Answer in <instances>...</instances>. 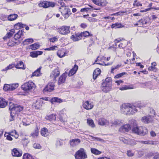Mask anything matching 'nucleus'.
I'll return each mask as SVG.
<instances>
[{"instance_id":"423d86ee","label":"nucleus","mask_w":159,"mask_h":159,"mask_svg":"<svg viewBox=\"0 0 159 159\" xmlns=\"http://www.w3.org/2000/svg\"><path fill=\"white\" fill-rule=\"evenodd\" d=\"M39 6L41 7L47 8L50 7H53L55 6V3L52 2H48L46 1L40 2L38 4Z\"/></svg>"},{"instance_id":"0e129e2a","label":"nucleus","mask_w":159,"mask_h":159,"mask_svg":"<svg viewBox=\"0 0 159 159\" xmlns=\"http://www.w3.org/2000/svg\"><path fill=\"white\" fill-rule=\"evenodd\" d=\"M62 0H60V1L58 2V3L59 5L61 6L60 7L66 6L65 5V4L62 1Z\"/></svg>"},{"instance_id":"4c0bfd02","label":"nucleus","mask_w":159,"mask_h":159,"mask_svg":"<svg viewBox=\"0 0 159 159\" xmlns=\"http://www.w3.org/2000/svg\"><path fill=\"white\" fill-rule=\"evenodd\" d=\"M5 137H6V139L9 141H11L12 140V138L11 136H13L14 134H11V133H6V132L4 135Z\"/></svg>"},{"instance_id":"cd10ccee","label":"nucleus","mask_w":159,"mask_h":159,"mask_svg":"<svg viewBox=\"0 0 159 159\" xmlns=\"http://www.w3.org/2000/svg\"><path fill=\"white\" fill-rule=\"evenodd\" d=\"M45 118L46 120L50 121L55 120L56 118V115L54 114L48 115L46 116Z\"/></svg>"},{"instance_id":"473e14b6","label":"nucleus","mask_w":159,"mask_h":159,"mask_svg":"<svg viewBox=\"0 0 159 159\" xmlns=\"http://www.w3.org/2000/svg\"><path fill=\"white\" fill-rule=\"evenodd\" d=\"M139 26L140 27H142L143 25L146 24L147 23V21L144 18H142L139 20L138 21Z\"/></svg>"},{"instance_id":"2f4dec72","label":"nucleus","mask_w":159,"mask_h":159,"mask_svg":"<svg viewBox=\"0 0 159 159\" xmlns=\"http://www.w3.org/2000/svg\"><path fill=\"white\" fill-rule=\"evenodd\" d=\"M41 133L42 136L46 137L48 135V129L46 128H43L42 129Z\"/></svg>"},{"instance_id":"20e7f679","label":"nucleus","mask_w":159,"mask_h":159,"mask_svg":"<svg viewBox=\"0 0 159 159\" xmlns=\"http://www.w3.org/2000/svg\"><path fill=\"white\" fill-rule=\"evenodd\" d=\"M76 159H84L87 158L84 149L81 148L80 150L77 152L75 154Z\"/></svg>"},{"instance_id":"412c9836","label":"nucleus","mask_w":159,"mask_h":159,"mask_svg":"<svg viewBox=\"0 0 159 159\" xmlns=\"http://www.w3.org/2000/svg\"><path fill=\"white\" fill-rule=\"evenodd\" d=\"M123 122V121L122 120L116 119L113 120L111 122V126H115L120 125L121 124H122Z\"/></svg>"},{"instance_id":"2eb2a0df","label":"nucleus","mask_w":159,"mask_h":159,"mask_svg":"<svg viewBox=\"0 0 159 159\" xmlns=\"http://www.w3.org/2000/svg\"><path fill=\"white\" fill-rule=\"evenodd\" d=\"M152 112L153 113V115H151L149 116H145L142 117V121L145 123H148L150 121L151 116H154L155 115V112L154 110H152Z\"/></svg>"},{"instance_id":"bb28decb","label":"nucleus","mask_w":159,"mask_h":159,"mask_svg":"<svg viewBox=\"0 0 159 159\" xmlns=\"http://www.w3.org/2000/svg\"><path fill=\"white\" fill-rule=\"evenodd\" d=\"M108 121L106 119L102 118L99 119L98 124L101 125H105L108 124Z\"/></svg>"},{"instance_id":"dca6fc26","label":"nucleus","mask_w":159,"mask_h":159,"mask_svg":"<svg viewBox=\"0 0 159 159\" xmlns=\"http://www.w3.org/2000/svg\"><path fill=\"white\" fill-rule=\"evenodd\" d=\"M130 129V127L129 125H125L121 126L119 129L120 132H125L128 131Z\"/></svg>"},{"instance_id":"de8ad7c7","label":"nucleus","mask_w":159,"mask_h":159,"mask_svg":"<svg viewBox=\"0 0 159 159\" xmlns=\"http://www.w3.org/2000/svg\"><path fill=\"white\" fill-rule=\"evenodd\" d=\"M18 43L17 42H15L13 40H9L7 43V45L9 46H13L15 45H17Z\"/></svg>"},{"instance_id":"7c9ffc66","label":"nucleus","mask_w":159,"mask_h":159,"mask_svg":"<svg viewBox=\"0 0 159 159\" xmlns=\"http://www.w3.org/2000/svg\"><path fill=\"white\" fill-rule=\"evenodd\" d=\"M15 67L17 69H21L23 70L25 69V68L24 67L23 63L22 61H19L16 65Z\"/></svg>"},{"instance_id":"680f3d73","label":"nucleus","mask_w":159,"mask_h":159,"mask_svg":"<svg viewBox=\"0 0 159 159\" xmlns=\"http://www.w3.org/2000/svg\"><path fill=\"white\" fill-rule=\"evenodd\" d=\"M103 83L111 84V77H107Z\"/></svg>"},{"instance_id":"393cba45","label":"nucleus","mask_w":159,"mask_h":159,"mask_svg":"<svg viewBox=\"0 0 159 159\" xmlns=\"http://www.w3.org/2000/svg\"><path fill=\"white\" fill-rule=\"evenodd\" d=\"M105 59H106V57H102L101 58H100L99 57H98L97 58L96 60L95 61V62H97V63H96V64H100V65H103V64H105V66H107V65L108 66V65H111V64H110L109 63H107V64H105L104 63H101L99 62L100 61H101L103 59L105 60Z\"/></svg>"},{"instance_id":"aec40b11","label":"nucleus","mask_w":159,"mask_h":159,"mask_svg":"<svg viewBox=\"0 0 159 159\" xmlns=\"http://www.w3.org/2000/svg\"><path fill=\"white\" fill-rule=\"evenodd\" d=\"M78 69V66L75 65L74 67L69 71L68 75L69 76H71L75 74Z\"/></svg>"},{"instance_id":"09e8293b","label":"nucleus","mask_w":159,"mask_h":159,"mask_svg":"<svg viewBox=\"0 0 159 159\" xmlns=\"http://www.w3.org/2000/svg\"><path fill=\"white\" fill-rule=\"evenodd\" d=\"M87 123L92 128L95 127V126L94 124L93 120L92 119H88Z\"/></svg>"},{"instance_id":"6e6552de","label":"nucleus","mask_w":159,"mask_h":159,"mask_svg":"<svg viewBox=\"0 0 159 159\" xmlns=\"http://www.w3.org/2000/svg\"><path fill=\"white\" fill-rule=\"evenodd\" d=\"M9 110L11 111L10 116L11 118L10 119V121H12L14 120V116L15 115V112L14 108L16 107V104H14L11 102L9 103Z\"/></svg>"},{"instance_id":"49530a36","label":"nucleus","mask_w":159,"mask_h":159,"mask_svg":"<svg viewBox=\"0 0 159 159\" xmlns=\"http://www.w3.org/2000/svg\"><path fill=\"white\" fill-rule=\"evenodd\" d=\"M91 152L93 154L95 155H98L101 153V152L99 151L96 149L92 148L91 149Z\"/></svg>"},{"instance_id":"1a4fd4ad","label":"nucleus","mask_w":159,"mask_h":159,"mask_svg":"<svg viewBox=\"0 0 159 159\" xmlns=\"http://www.w3.org/2000/svg\"><path fill=\"white\" fill-rule=\"evenodd\" d=\"M101 89L103 92H108L111 89V84L103 83L101 87Z\"/></svg>"},{"instance_id":"4d7b16f0","label":"nucleus","mask_w":159,"mask_h":159,"mask_svg":"<svg viewBox=\"0 0 159 159\" xmlns=\"http://www.w3.org/2000/svg\"><path fill=\"white\" fill-rule=\"evenodd\" d=\"M119 139L122 142L125 144H127L128 141V139H125V138L122 137H120Z\"/></svg>"},{"instance_id":"338daca9","label":"nucleus","mask_w":159,"mask_h":159,"mask_svg":"<svg viewBox=\"0 0 159 159\" xmlns=\"http://www.w3.org/2000/svg\"><path fill=\"white\" fill-rule=\"evenodd\" d=\"M58 40V38L57 37H54L52 38L49 39V41L52 42L54 43L55 42L57 41Z\"/></svg>"},{"instance_id":"72a5a7b5","label":"nucleus","mask_w":159,"mask_h":159,"mask_svg":"<svg viewBox=\"0 0 159 159\" xmlns=\"http://www.w3.org/2000/svg\"><path fill=\"white\" fill-rule=\"evenodd\" d=\"M157 63L155 62H153L151 64V66L149 67L148 70H150L156 72L157 71L156 67L155 66H156Z\"/></svg>"},{"instance_id":"8fccbe9b","label":"nucleus","mask_w":159,"mask_h":159,"mask_svg":"<svg viewBox=\"0 0 159 159\" xmlns=\"http://www.w3.org/2000/svg\"><path fill=\"white\" fill-rule=\"evenodd\" d=\"M15 66V65L14 64H10L9 66H7L6 67L5 69H3L2 70L3 71H5L11 69L12 68H13Z\"/></svg>"},{"instance_id":"a878e982","label":"nucleus","mask_w":159,"mask_h":159,"mask_svg":"<svg viewBox=\"0 0 159 159\" xmlns=\"http://www.w3.org/2000/svg\"><path fill=\"white\" fill-rule=\"evenodd\" d=\"M7 105V102L4 99L0 98V107L3 108Z\"/></svg>"},{"instance_id":"7ed1b4c3","label":"nucleus","mask_w":159,"mask_h":159,"mask_svg":"<svg viewBox=\"0 0 159 159\" xmlns=\"http://www.w3.org/2000/svg\"><path fill=\"white\" fill-rule=\"evenodd\" d=\"M60 11L65 19L68 18L70 15V11L67 6L59 7Z\"/></svg>"},{"instance_id":"0eeeda50","label":"nucleus","mask_w":159,"mask_h":159,"mask_svg":"<svg viewBox=\"0 0 159 159\" xmlns=\"http://www.w3.org/2000/svg\"><path fill=\"white\" fill-rule=\"evenodd\" d=\"M70 27L69 26H63L59 28L57 30L58 32L61 34L66 35L70 32Z\"/></svg>"},{"instance_id":"c03bdc74","label":"nucleus","mask_w":159,"mask_h":159,"mask_svg":"<svg viewBox=\"0 0 159 159\" xmlns=\"http://www.w3.org/2000/svg\"><path fill=\"white\" fill-rule=\"evenodd\" d=\"M23 159H34L32 156L29 153H25L23 155Z\"/></svg>"},{"instance_id":"6ab92c4d","label":"nucleus","mask_w":159,"mask_h":159,"mask_svg":"<svg viewBox=\"0 0 159 159\" xmlns=\"http://www.w3.org/2000/svg\"><path fill=\"white\" fill-rule=\"evenodd\" d=\"M39 134V129L38 127L36 126L34 130L30 135V137H32L33 138H36L37 137Z\"/></svg>"},{"instance_id":"c85d7f7f","label":"nucleus","mask_w":159,"mask_h":159,"mask_svg":"<svg viewBox=\"0 0 159 159\" xmlns=\"http://www.w3.org/2000/svg\"><path fill=\"white\" fill-rule=\"evenodd\" d=\"M23 109V107L21 106L20 105L16 104V107L14 108L15 112V115L18 112H20Z\"/></svg>"},{"instance_id":"58836bf2","label":"nucleus","mask_w":159,"mask_h":159,"mask_svg":"<svg viewBox=\"0 0 159 159\" xmlns=\"http://www.w3.org/2000/svg\"><path fill=\"white\" fill-rule=\"evenodd\" d=\"M25 26V25L21 23H18L16 24L14 26V28L18 30L20 29L23 28Z\"/></svg>"},{"instance_id":"f3484780","label":"nucleus","mask_w":159,"mask_h":159,"mask_svg":"<svg viewBox=\"0 0 159 159\" xmlns=\"http://www.w3.org/2000/svg\"><path fill=\"white\" fill-rule=\"evenodd\" d=\"M22 154L21 151H19L16 148L13 149L12 151V154L13 156L20 157L22 156Z\"/></svg>"},{"instance_id":"69168bd1","label":"nucleus","mask_w":159,"mask_h":159,"mask_svg":"<svg viewBox=\"0 0 159 159\" xmlns=\"http://www.w3.org/2000/svg\"><path fill=\"white\" fill-rule=\"evenodd\" d=\"M62 144V142L61 140L57 139L56 142V145L57 146L61 145Z\"/></svg>"},{"instance_id":"a211bd4d","label":"nucleus","mask_w":159,"mask_h":159,"mask_svg":"<svg viewBox=\"0 0 159 159\" xmlns=\"http://www.w3.org/2000/svg\"><path fill=\"white\" fill-rule=\"evenodd\" d=\"M80 142V140L78 139H72L70 141V145L72 147H75L78 145Z\"/></svg>"},{"instance_id":"052dcab7","label":"nucleus","mask_w":159,"mask_h":159,"mask_svg":"<svg viewBox=\"0 0 159 159\" xmlns=\"http://www.w3.org/2000/svg\"><path fill=\"white\" fill-rule=\"evenodd\" d=\"M57 48V46H54L50 48H47L45 50L47 51L54 50H56V49Z\"/></svg>"},{"instance_id":"9b49d317","label":"nucleus","mask_w":159,"mask_h":159,"mask_svg":"<svg viewBox=\"0 0 159 159\" xmlns=\"http://www.w3.org/2000/svg\"><path fill=\"white\" fill-rule=\"evenodd\" d=\"M83 107L87 110L92 109L93 107V102L86 101L83 102Z\"/></svg>"},{"instance_id":"a19ab883","label":"nucleus","mask_w":159,"mask_h":159,"mask_svg":"<svg viewBox=\"0 0 159 159\" xmlns=\"http://www.w3.org/2000/svg\"><path fill=\"white\" fill-rule=\"evenodd\" d=\"M33 41V39L32 38H29L25 39L23 43L24 45H27L32 43Z\"/></svg>"},{"instance_id":"9d476101","label":"nucleus","mask_w":159,"mask_h":159,"mask_svg":"<svg viewBox=\"0 0 159 159\" xmlns=\"http://www.w3.org/2000/svg\"><path fill=\"white\" fill-rule=\"evenodd\" d=\"M54 84L52 82H49L44 88L43 90V92H51L54 90Z\"/></svg>"},{"instance_id":"f257e3e1","label":"nucleus","mask_w":159,"mask_h":159,"mask_svg":"<svg viewBox=\"0 0 159 159\" xmlns=\"http://www.w3.org/2000/svg\"><path fill=\"white\" fill-rule=\"evenodd\" d=\"M121 112L125 115H133L138 111L136 106L129 103H124L120 106Z\"/></svg>"},{"instance_id":"e2e57ef3","label":"nucleus","mask_w":159,"mask_h":159,"mask_svg":"<svg viewBox=\"0 0 159 159\" xmlns=\"http://www.w3.org/2000/svg\"><path fill=\"white\" fill-rule=\"evenodd\" d=\"M131 88L127 85H125L124 86L120 87L119 88L120 90H125L128 89H130Z\"/></svg>"},{"instance_id":"13d9d810","label":"nucleus","mask_w":159,"mask_h":159,"mask_svg":"<svg viewBox=\"0 0 159 159\" xmlns=\"http://www.w3.org/2000/svg\"><path fill=\"white\" fill-rule=\"evenodd\" d=\"M11 90L12 91L15 90L17 88L19 85L18 84H13L11 85H10Z\"/></svg>"},{"instance_id":"b1692460","label":"nucleus","mask_w":159,"mask_h":159,"mask_svg":"<svg viewBox=\"0 0 159 159\" xmlns=\"http://www.w3.org/2000/svg\"><path fill=\"white\" fill-rule=\"evenodd\" d=\"M71 39L74 41H78L81 39V35L80 34H77L75 35H72Z\"/></svg>"},{"instance_id":"f704fd0d","label":"nucleus","mask_w":159,"mask_h":159,"mask_svg":"<svg viewBox=\"0 0 159 159\" xmlns=\"http://www.w3.org/2000/svg\"><path fill=\"white\" fill-rule=\"evenodd\" d=\"M22 31L21 30H19L15 35L14 38L16 40L19 39L22 34Z\"/></svg>"},{"instance_id":"39448f33","label":"nucleus","mask_w":159,"mask_h":159,"mask_svg":"<svg viewBox=\"0 0 159 159\" xmlns=\"http://www.w3.org/2000/svg\"><path fill=\"white\" fill-rule=\"evenodd\" d=\"M34 84L32 81H29L22 85V88L25 91L30 90L35 87Z\"/></svg>"},{"instance_id":"5701e85b","label":"nucleus","mask_w":159,"mask_h":159,"mask_svg":"<svg viewBox=\"0 0 159 159\" xmlns=\"http://www.w3.org/2000/svg\"><path fill=\"white\" fill-rule=\"evenodd\" d=\"M42 67L41 66H40L32 74V75L31 76V77L34 76H40L42 73L41 72L40 70L42 69Z\"/></svg>"},{"instance_id":"37998d69","label":"nucleus","mask_w":159,"mask_h":159,"mask_svg":"<svg viewBox=\"0 0 159 159\" xmlns=\"http://www.w3.org/2000/svg\"><path fill=\"white\" fill-rule=\"evenodd\" d=\"M39 44L35 43L34 44L30 45V48L32 50H35L37 49L39 47Z\"/></svg>"},{"instance_id":"864d4df0","label":"nucleus","mask_w":159,"mask_h":159,"mask_svg":"<svg viewBox=\"0 0 159 159\" xmlns=\"http://www.w3.org/2000/svg\"><path fill=\"white\" fill-rule=\"evenodd\" d=\"M136 144V142L134 139H128V141L127 144H129L131 145H134Z\"/></svg>"},{"instance_id":"f03ea898","label":"nucleus","mask_w":159,"mask_h":159,"mask_svg":"<svg viewBox=\"0 0 159 159\" xmlns=\"http://www.w3.org/2000/svg\"><path fill=\"white\" fill-rule=\"evenodd\" d=\"M132 130L133 132L141 135H144L148 133L147 129L143 126L134 127Z\"/></svg>"},{"instance_id":"f8f14e48","label":"nucleus","mask_w":159,"mask_h":159,"mask_svg":"<svg viewBox=\"0 0 159 159\" xmlns=\"http://www.w3.org/2000/svg\"><path fill=\"white\" fill-rule=\"evenodd\" d=\"M92 2L98 6L102 7L106 6L107 2L106 0H92Z\"/></svg>"},{"instance_id":"774afa93","label":"nucleus","mask_w":159,"mask_h":159,"mask_svg":"<svg viewBox=\"0 0 159 159\" xmlns=\"http://www.w3.org/2000/svg\"><path fill=\"white\" fill-rule=\"evenodd\" d=\"M33 147L36 149H40L41 148V146L40 144L36 143H35L34 144Z\"/></svg>"},{"instance_id":"a18cd8bd","label":"nucleus","mask_w":159,"mask_h":159,"mask_svg":"<svg viewBox=\"0 0 159 159\" xmlns=\"http://www.w3.org/2000/svg\"><path fill=\"white\" fill-rule=\"evenodd\" d=\"M80 34L81 35V38L82 36L84 37H86L92 35V34H90L89 33L88 31L82 32Z\"/></svg>"},{"instance_id":"4be33fe9","label":"nucleus","mask_w":159,"mask_h":159,"mask_svg":"<svg viewBox=\"0 0 159 159\" xmlns=\"http://www.w3.org/2000/svg\"><path fill=\"white\" fill-rule=\"evenodd\" d=\"M42 102L40 99H38L33 105L34 106L36 109H39L42 106Z\"/></svg>"},{"instance_id":"6e6d98bb","label":"nucleus","mask_w":159,"mask_h":159,"mask_svg":"<svg viewBox=\"0 0 159 159\" xmlns=\"http://www.w3.org/2000/svg\"><path fill=\"white\" fill-rule=\"evenodd\" d=\"M119 139L122 142L125 144H127L128 141V139H125V138L122 137H120Z\"/></svg>"},{"instance_id":"c756f323","label":"nucleus","mask_w":159,"mask_h":159,"mask_svg":"<svg viewBox=\"0 0 159 159\" xmlns=\"http://www.w3.org/2000/svg\"><path fill=\"white\" fill-rule=\"evenodd\" d=\"M101 73L100 70L98 68L96 69L94 71L93 74V78L94 80H95L98 75H99Z\"/></svg>"},{"instance_id":"ea45409f","label":"nucleus","mask_w":159,"mask_h":159,"mask_svg":"<svg viewBox=\"0 0 159 159\" xmlns=\"http://www.w3.org/2000/svg\"><path fill=\"white\" fill-rule=\"evenodd\" d=\"M51 102L52 103L54 102L57 103H61L62 102V100L61 99L58 98L54 97L51 99Z\"/></svg>"},{"instance_id":"3c124183","label":"nucleus","mask_w":159,"mask_h":159,"mask_svg":"<svg viewBox=\"0 0 159 159\" xmlns=\"http://www.w3.org/2000/svg\"><path fill=\"white\" fill-rule=\"evenodd\" d=\"M121 66V65H117L116 66H112L111 68V73H114V70H115L118 69Z\"/></svg>"},{"instance_id":"c9c22d12","label":"nucleus","mask_w":159,"mask_h":159,"mask_svg":"<svg viewBox=\"0 0 159 159\" xmlns=\"http://www.w3.org/2000/svg\"><path fill=\"white\" fill-rule=\"evenodd\" d=\"M18 15L16 14H12L9 15L8 17V19L10 21H13L16 20L17 17Z\"/></svg>"},{"instance_id":"4468645a","label":"nucleus","mask_w":159,"mask_h":159,"mask_svg":"<svg viewBox=\"0 0 159 159\" xmlns=\"http://www.w3.org/2000/svg\"><path fill=\"white\" fill-rule=\"evenodd\" d=\"M67 73L65 72L63 74L61 75L59 77L58 81V85L61 84L65 82L66 78L67 76Z\"/></svg>"},{"instance_id":"79ce46f5","label":"nucleus","mask_w":159,"mask_h":159,"mask_svg":"<svg viewBox=\"0 0 159 159\" xmlns=\"http://www.w3.org/2000/svg\"><path fill=\"white\" fill-rule=\"evenodd\" d=\"M139 142L145 144H151L154 145V142L152 141H141Z\"/></svg>"},{"instance_id":"603ef678","label":"nucleus","mask_w":159,"mask_h":159,"mask_svg":"<svg viewBox=\"0 0 159 159\" xmlns=\"http://www.w3.org/2000/svg\"><path fill=\"white\" fill-rule=\"evenodd\" d=\"M15 32V30L14 29H12L10 30V32L7 33L6 35H7V37L8 38H10L12 36L14 33Z\"/></svg>"},{"instance_id":"bf43d9fd","label":"nucleus","mask_w":159,"mask_h":159,"mask_svg":"<svg viewBox=\"0 0 159 159\" xmlns=\"http://www.w3.org/2000/svg\"><path fill=\"white\" fill-rule=\"evenodd\" d=\"M3 89L5 91H11L10 85L5 84L3 87Z\"/></svg>"},{"instance_id":"ddd939ff","label":"nucleus","mask_w":159,"mask_h":159,"mask_svg":"<svg viewBox=\"0 0 159 159\" xmlns=\"http://www.w3.org/2000/svg\"><path fill=\"white\" fill-rule=\"evenodd\" d=\"M60 75V72L58 70L56 69L53 70L50 74V77L51 78H52L53 80L56 81V78Z\"/></svg>"},{"instance_id":"5fc2aeb1","label":"nucleus","mask_w":159,"mask_h":159,"mask_svg":"<svg viewBox=\"0 0 159 159\" xmlns=\"http://www.w3.org/2000/svg\"><path fill=\"white\" fill-rule=\"evenodd\" d=\"M126 154L129 157H132L134 155V152H133L132 150H129L127 151Z\"/></svg>"},{"instance_id":"e433bc0d","label":"nucleus","mask_w":159,"mask_h":159,"mask_svg":"<svg viewBox=\"0 0 159 159\" xmlns=\"http://www.w3.org/2000/svg\"><path fill=\"white\" fill-rule=\"evenodd\" d=\"M57 56L60 58H61L65 55V52L64 49L59 50L57 53Z\"/></svg>"}]
</instances>
